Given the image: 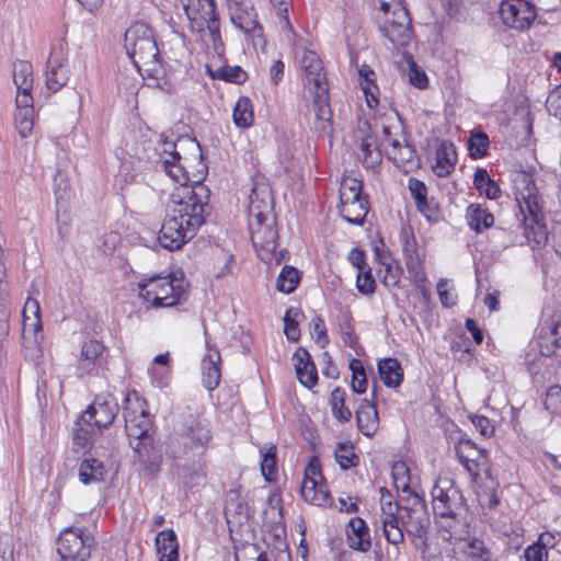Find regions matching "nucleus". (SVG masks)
I'll list each match as a JSON object with an SVG mask.
<instances>
[{"mask_svg":"<svg viewBox=\"0 0 561 561\" xmlns=\"http://www.w3.org/2000/svg\"><path fill=\"white\" fill-rule=\"evenodd\" d=\"M447 284V279H440L437 284V294L443 306L451 307L456 304V297L449 294Z\"/></svg>","mask_w":561,"mask_h":561,"instance_id":"338daca9","label":"nucleus"},{"mask_svg":"<svg viewBox=\"0 0 561 561\" xmlns=\"http://www.w3.org/2000/svg\"><path fill=\"white\" fill-rule=\"evenodd\" d=\"M350 369L352 370V389L356 393H364L367 390V378L363 363L353 358L350 362Z\"/></svg>","mask_w":561,"mask_h":561,"instance_id":"603ef678","label":"nucleus"},{"mask_svg":"<svg viewBox=\"0 0 561 561\" xmlns=\"http://www.w3.org/2000/svg\"><path fill=\"white\" fill-rule=\"evenodd\" d=\"M14 124L20 136L26 138L33 130L34 108L16 110Z\"/></svg>","mask_w":561,"mask_h":561,"instance_id":"3c124183","label":"nucleus"},{"mask_svg":"<svg viewBox=\"0 0 561 561\" xmlns=\"http://www.w3.org/2000/svg\"><path fill=\"white\" fill-rule=\"evenodd\" d=\"M118 412V404L112 399L96 398L81 414L73 433V440L85 447L103 428L110 426Z\"/></svg>","mask_w":561,"mask_h":561,"instance_id":"0eeeda50","label":"nucleus"},{"mask_svg":"<svg viewBox=\"0 0 561 561\" xmlns=\"http://www.w3.org/2000/svg\"><path fill=\"white\" fill-rule=\"evenodd\" d=\"M103 352L104 346L100 341L90 340L84 342L78 359V369L83 374L92 371L101 363Z\"/></svg>","mask_w":561,"mask_h":561,"instance_id":"bb28decb","label":"nucleus"},{"mask_svg":"<svg viewBox=\"0 0 561 561\" xmlns=\"http://www.w3.org/2000/svg\"><path fill=\"white\" fill-rule=\"evenodd\" d=\"M387 156L397 168L401 169L403 172H410L415 163V150L414 148L404 142L402 144L399 139H392L390 141V149L387 151Z\"/></svg>","mask_w":561,"mask_h":561,"instance_id":"b1692460","label":"nucleus"},{"mask_svg":"<svg viewBox=\"0 0 561 561\" xmlns=\"http://www.w3.org/2000/svg\"><path fill=\"white\" fill-rule=\"evenodd\" d=\"M489 146V137L483 131L473 133L468 141V150L473 159L484 157L488 152Z\"/></svg>","mask_w":561,"mask_h":561,"instance_id":"8fccbe9b","label":"nucleus"},{"mask_svg":"<svg viewBox=\"0 0 561 561\" xmlns=\"http://www.w3.org/2000/svg\"><path fill=\"white\" fill-rule=\"evenodd\" d=\"M368 213V202L357 204L340 205V215L344 220L354 225H362Z\"/></svg>","mask_w":561,"mask_h":561,"instance_id":"79ce46f5","label":"nucleus"},{"mask_svg":"<svg viewBox=\"0 0 561 561\" xmlns=\"http://www.w3.org/2000/svg\"><path fill=\"white\" fill-rule=\"evenodd\" d=\"M179 142L172 140H163L160 145L159 160L157 167L161 168L174 182L181 186H188L190 181L188 172L184 162L186 158H182L180 152L176 150Z\"/></svg>","mask_w":561,"mask_h":561,"instance_id":"dca6fc26","label":"nucleus"},{"mask_svg":"<svg viewBox=\"0 0 561 561\" xmlns=\"http://www.w3.org/2000/svg\"><path fill=\"white\" fill-rule=\"evenodd\" d=\"M466 471L469 473L471 479L476 481L480 474V471H488V457L472 458V460H459Z\"/></svg>","mask_w":561,"mask_h":561,"instance_id":"4d7b16f0","label":"nucleus"},{"mask_svg":"<svg viewBox=\"0 0 561 561\" xmlns=\"http://www.w3.org/2000/svg\"><path fill=\"white\" fill-rule=\"evenodd\" d=\"M383 535L387 541L398 546L404 540V533L398 518L399 504L390 501L381 504Z\"/></svg>","mask_w":561,"mask_h":561,"instance_id":"aec40b11","label":"nucleus"},{"mask_svg":"<svg viewBox=\"0 0 561 561\" xmlns=\"http://www.w3.org/2000/svg\"><path fill=\"white\" fill-rule=\"evenodd\" d=\"M68 80V70L62 62V59L56 56H50L47 61L46 84L47 88L56 92L62 88Z\"/></svg>","mask_w":561,"mask_h":561,"instance_id":"7c9ffc66","label":"nucleus"},{"mask_svg":"<svg viewBox=\"0 0 561 561\" xmlns=\"http://www.w3.org/2000/svg\"><path fill=\"white\" fill-rule=\"evenodd\" d=\"M433 511L436 516L456 522L465 511L460 489L449 478H438L432 490Z\"/></svg>","mask_w":561,"mask_h":561,"instance_id":"9d476101","label":"nucleus"},{"mask_svg":"<svg viewBox=\"0 0 561 561\" xmlns=\"http://www.w3.org/2000/svg\"><path fill=\"white\" fill-rule=\"evenodd\" d=\"M378 373L382 382L390 388L399 387L403 380V369L396 358H385L378 363Z\"/></svg>","mask_w":561,"mask_h":561,"instance_id":"2f4dec72","label":"nucleus"},{"mask_svg":"<svg viewBox=\"0 0 561 561\" xmlns=\"http://www.w3.org/2000/svg\"><path fill=\"white\" fill-rule=\"evenodd\" d=\"M95 545L93 536L85 529L69 527L57 540V552L62 561H87Z\"/></svg>","mask_w":561,"mask_h":561,"instance_id":"9b49d317","label":"nucleus"},{"mask_svg":"<svg viewBox=\"0 0 561 561\" xmlns=\"http://www.w3.org/2000/svg\"><path fill=\"white\" fill-rule=\"evenodd\" d=\"M296 375L301 385L312 388L318 381V373L311 355L304 347L294 353Z\"/></svg>","mask_w":561,"mask_h":561,"instance_id":"4be33fe9","label":"nucleus"},{"mask_svg":"<svg viewBox=\"0 0 561 561\" xmlns=\"http://www.w3.org/2000/svg\"><path fill=\"white\" fill-rule=\"evenodd\" d=\"M273 5L275 7L278 18L282 23V27L286 28L288 31H293L291 25L288 20V7H289V0H271Z\"/></svg>","mask_w":561,"mask_h":561,"instance_id":"0e129e2a","label":"nucleus"},{"mask_svg":"<svg viewBox=\"0 0 561 561\" xmlns=\"http://www.w3.org/2000/svg\"><path fill=\"white\" fill-rule=\"evenodd\" d=\"M335 460L343 470L357 466L358 457L354 453V447L350 443H339L335 448Z\"/></svg>","mask_w":561,"mask_h":561,"instance_id":"de8ad7c7","label":"nucleus"},{"mask_svg":"<svg viewBox=\"0 0 561 561\" xmlns=\"http://www.w3.org/2000/svg\"><path fill=\"white\" fill-rule=\"evenodd\" d=\"M125 48L138 70L158 71L159 49L152 30L146 23H136L126 31Z\"/></svg>","mask_w":561,"mask_h":561,"instance_id":"6e6552de","label":"nucleus"},{"mask_svg":"<svg viewBox=\"0 0 561 561\" xmlns=\"http://www.w3.org/2000/svg\"><path fill=\"white\" fill-rule=\"evenodd\" d=\"M379 30L393 46L408 45L412 39L411 19L408 10L400 4H396L391 16L385 19Z\"/></svg>","mask_w":561,"mask_h":561,"instance_id":"4468645a","label":"nucleus"},{"mask_svg":"<svg viewBox=\"0 0 561 561\" xmlns=\"http://www.w3.org/2000/svg\"><path fill=\"white\" fill-rule=\"evenodd\" d=\"M221 378L220 354L216 348H209L202 360V381L209 391L218 387Z\"/></svg>","mask_w":561,"mask_h":561,"instance_id":"5701e85b","label":"nucleus"},{"mask_svg":"<svg viewBox=\"0 0 561 561\" xmlns=\"http://www.w3.org/2000/svg\"><path fill=\"white\" fill-rule=\"evenodd\" d=\"M457 154L453 144L443 142L436 152L435 172L438 176H445L451 172L456 163Z\"/></svg>","mask_w":561,"mask_h":561,"instance_id":"e433bc0d","label":"nucleus"},{"mask_svg":"<svg viewBox=\"0 0 561 561\" xmlns=\"http://www.w3.org/2000/svg\"><path fill=\"white\" fill-rule=\"evenodd\" d=\"M213 433L209 422L191 412L181 413L173 426L172 447L175 453L188 454L194 450L207 449Z\"/></svg>","mask_w":561,"mask_h":561,"instance_id":"423d86ee","label":"nucleus"},{"mask_svg":"<svg viewBox=\"0 0 561 561\" xmlns=\"http://www.w3.org/2000/svg\"><path fill=\"white\" fill-rule=\"evenodd\" d=\"M319 480H322L320 462L313 457L305 469L301 496L313 505L327 506L330 504L329 491Z\"/></svg>","mask_w":561,"mask_h":561,"instance_id":"a211bd4d","label":"nucleus"},{"mask_svg":"<svg viewBox=\"0 0 561 561\" xmlns=\"http://www.w3.org/2000/svg\"><path fill=\"white\" fill-rule=\"evenodd\" d=\"M13 81L16 91H32L33 89V67L28 61L18 60L13 65Z\"/></svg>","mask_w":561,"mask_h":561,"instance_id":"ea45409f","label":"nucleus"},{"mask_svg":"<svg viewBox=\"0 0 561 561\" xmlns=\"http://www.w3.org/2000/svg\"><path fill=\"white\" fill-rule=\"evenodd\" d=\"M218 72L219 78L228 82L242 83L247 79V72L239 66L220 68Z\"/></svg>","mask_w":561,"mask_h":561,"instance_id":"bf43d9fd","label":"nucleus"},{"mask_svg":"<svg viewBox=\"0 0 561 561\" xmlns=\"http://www.w3.org/2000/svg\"><path fill=\"white\" fill-rule=\"evenodd\" d=\"M500 16L506 26L524 31L533 24L537 11L527 0H503L500 5Z\"/></svg>","mask_w":561,"mask_h":561,"instance_id":"f3484780","label":"nucleus"},{"mask_svg":"<svg viewBox=\"0 0 561 561\" xmlns=\"http://www.w3.org/2000/svg\"><path fill=\"white\" fill-rule=\"evenodd\" d=\"M228 11L232 24L253 39H263V27L251 0H228Z\"/></svg>","mask_w":561,"mask_h":561,"instance_id":"2eb2a0df","label":"nucleus"},{"mask_svg":"<svg viewBox=\"0 0 561 561\" xmlns=\"http://www.w3.org/2000/svg\"><path fill=\"white\" fill-rule=\"evenodd\" d=\"M363 183L355 178H344L340 186V205L357 204L367 201L362 195Z\"/></svg>","mask_w":561,"mask_h":561,"instance_id":"f704fd0d","label":"nucleus"},{"mask_svg":"<svg viewBox=\"0 0 561 561\" xmlns=\"http://www.w3.org/2000/svg\"><path fill=\"white\" fill-rule=\"evenodd\" d=\"M290 313L291 310L289 309L284 316V333L289 341L296 342L300 336V332L297 321L290 317Z\"/></svg>","mask_w":561,"mask_h":561,"instance_id":"680f3d73","label":"nucleus"},{"mask_svg":"<svg viewBox=\"0 0 561 561\" xmlns=\"http://www.w3.org/2000/svg\"><path fill=\"white\" fill-rule=\"evenodd\" d=\"M261 472L264 479L268 482L274 481L276 478V448L274 446L267 448L265 451L261 450Z\"/></svg>","mask_w":561,"mask_h":561,"instance_id":"864d4df0","label":"nucleus"},{"mask_svg":"<svg viewBox=\"0 0 561 561\" xmlns=\"http://www.w3.org/2000/svg\"><path fill=\"white\" fill-rule=\"evenodd\" d=\"M300 276L298 270L286 265L277 277L276 288L284 294H290L297 288Z\"/></svg>","mask_w":561,"mask_h":561,"instance_id":"c03bdc74","label":"nucleus"},{"mask_svg":"<svg viewBox=\"0 0 561 561\" xmlns=\"http://www.w3.org/2000/svg\"><path fill=\"white\" fill-rule=\"evenodd\" d=\"M466 218L469 227L476 232L488 229L493 226L494 217L479 204H470L467 208Z\"/></svg>","mask_w":561,"mask_h":561,"instance_id":"72a5a7b5","label":"nucleus"},{"mask_svg":"<svg viewBox=\"0 0 561 561\" xmlns=\"http://www.w3.org/2000/svg\"><path fill=\"white\" fill-rule=\"evenodd\" d=\"M330 403L332 413L341 422H346L351 419L352 412L345 407V391L337 387L331 392Z\"/></svg>","mask_w":561,"mask_h":561,"instance_id":"a18cd8bd","label":"nucleus"},{"mask_svg":"<svg viewBox=\"0 0 561 561\" xmlns=\"http://www.w3.org/2000/svg\"><path fill=\"white\" fill-rule=\"evenodd\" d=\"M194 186L178 187L171 195L168 211L182 220L188 231H196L204 222L208 207V190L195 182Z\"/></svg>","mask_w":561,"mask_h":561,"instance_id":"20e7f679","label":"nucleus"},{"mask_svg":"<svg viewBox=\"0 0 561 561\" xmlns=\"http://www.w3.org/2000/svg\"><path fill=\"white\" fill-rule=\"evenodd\" d=\"M391 474L396 489L408 493L410 496L413 492L410 489V476L407 465L402 461L394 462L391 469Z\"/></svg>","mask_w":561,"mask_h":561,"instance_id":"09e8293b","label":"nucleus"},{"mask_svg":"<svg viewBox=\"0 0 561 561\" xmlns=\"http://www.w3.org/2000/svg\"><path fill=\"white\" fill-rule=\"evenodd\" d=\"M305 71V87L312 96L311 111L313 112L312 127L316 131L325 133L331 123V107L329 103V87L323 72V65L312 50H305L300 60Z\"/></svg>","mask_w":561,"mask_h":561,"instance_id":"f03ea898","label":"nucleus"},{"mask_svg":"<svg viewBox=\"0 0 561 561\" xmlns=\"http://www.w3.org/2000/svg\"><path fill=\"white\" fill-rule=\"evenodd\" d=\"M263 207L256 205L257 193L249 196V229L251 240L261 260H271L277 249V231L271 216V197L263 191Z\"/></svg>","mask_w":561,"mask_h":561,"instance_id":"7ed1b4c3","label":"nucleus"},{"mask_svg":"<svg viewBox=\"0 0 561 561\" xmlns=\"http://www.w3.org/2000/svg\"><path fill=\"white\" fill-rule=\"evenodd\" d=\"M105 469L98 459H84L79 467V478L84 484L100 482L104 479Z\"/></svg>","mask_w":561,"mask_h":561,"instance_id":"4c0bfd02","label":"nucleus"},{"mask_svg":"<svg viewBox=\"0 0 561 561\" xmlns=\"http://www.w3.org/2000/svg\"><path fill=\"white\" fill-rule=\"evenodd\" d=\"M466 552L478 561H490L491 558V553L485 548L484 542L478 539H473L468 543Z\"/></svg>","mask_w":561,"mask_h":561,"instance_id":"13d9d810","label":"nucleus"},{"mask_svg":"<svg viewBox=\"0 0 561 561\" xmlns=\"http://www.w3.org/2000/svg\"><path fill=\"white\" fill-rule=\"evenodd\" d=\"M347 541L350 548L367 552L371 547L368 527L360 517L352 518L348 523Z\"/></svg>","mask_w":561,"mask_h":561,"instance_id":"a878e982","label":"nucleus"},{"mask_svg":"<svg viewBox=\"0 0 561 561\" xmlns=\"http://www.w3.org/2000/svg\"><path fill=\"white\" fill-rule=\"evenodd\" d=\"M225 514L228 523H230L231 519L237 523H241L243 518L248 517L247 505L237 493H229L226 501Z\"/></svg>","mask_w":561,"mask_h":561,"instance_id":"37998d69","label":"nucleus"},{"mask_svg":"<svg viewBox=\"0 0 561 561\" xmlns=\"http://www.w3.org/2000/svg\"><path fill=\"white\" fill-rule=\"evenodd\" d=\"M356 287L358 291L363 295H371L376 289V282L371 275V271L369 267L358 271L356 278Z\"/></svg>","mask_w":561,"mask_h":561,"instance_id":"6e6d98bb","label":"nucleus"},{"mask_svg":"<svg viewBox=\"0 0 561 561\" xmlns=\"http://www.w3.org/2000/svg\"><path fill=\"white\" fill-rule=\"evenodd\" d=\"M140 297L152 307H173L185 297L183 277L154 275L138 283Z\"/></svg>","mask_w":561,"mask_h":561,"instance_id":"1a4fd4ad","label":"nucleus"},{"mask_svg":"<svg viewBox=\"0 0 561 561\" xmlns=\"http://www.w3.org/2000/svg\"><path fill=\"white\" fill-rule=\"evenodd\" d=\"M123 416L130 447L145 468L157 466L158 454L151 435L152 422L145 400L136 391L129 392L123 404Z\"/></svg>","mask_w":561,"mask_h":561,"instance_id":"f257e3e1","label":"nucleus"},{"mask_svg":"<svg viewBox=\"0 0 561 561\" xmlns=\"http://www.w3.org/2000/svg\"><path fill=\"white\" fill-rule=\"evenodd\" d=\"M543 408L551 415L561 414V387L552 386L547 390Z\"/></svg>","mask_w":561,"mask_h":561,"instance_id":"5fc2aeb1","label":"nucleus"},{"mask_svg":"<svg viewBox=\"0 0 561 561\" xmlns=\"http://www.w3.org/2000/svg\"><path fill=\"white\" fill-rule=\"evenodd\" d=\"M359 77L363 79L362 89L366 98L367 105L374 108L378 105V87L375 83V72L367 65H362L358 69Z\"/></svg>","mask_w":561,"mask_h":561,"instance_id":"58836bf2","label":"nucleus"},{"mask_svg":"<svg viewBox=\"0 0 561 561\" xmlns=\"http://www.w3.org/2000/svg\"><path fill=\"white\" fill-rule=\"evenodd\" d=\"M188 227L182 220L168 213V218L161 226L159 231L158 241L160 245L167 250L174 251L182 248V245L191 240L196 231H188Z\"/></svg>","mask_w":561,"mask_h":561,"instance_id":"6ab92c4d","label":"nucleus"},{"mask_svg":"<svg viewBox=\"0 0 561 561\" xmlns=\"http://www.w3.org/2000/svg\"><path fill=\"white\" fill-rule=\"evenodd\" d=\"M540 353L545 356L552 355L561 347V323L550 322L541 327L538 336Z\"/></svg>","mask_w":561,"mask_h":561,"instance_id":"cd10ccee","label":"nucleus"},{"mask_svg":"<svg viewBox=\"0 0 561 561\" xmlns=\"http://www.w3.org/2000/svg\"><path fill=\"white\" fill-rule=\"evenodd\" d=\"M455 451L459 460H472V458L488 457L486 450L479 448L477 444L469 438H460L455 446Z\"/></svg>","mask_w":561,"mask_h":561,"instance_id":"49530a36","label":"nucleus"},{"mask_svg":"<svg viewBox=\"0 0 561 561\" xmlns=\"http://www.w3.org/2000/svg\"><path fill=\"white\" fill-rule=\"evenodd\" d=\"M525 561H548V550L535 542L524 550Z\"/></svg>","mask_w":561,"mask_h":561,"instance_id":"e2e57ef3","label":"nucleus"},{"mask_svg":"<svg viewBox=\"0 0 561 561\" xmlns=\"http://www.w3.org/2000/svg\"><path fill=\"white\" fill-rule=\"evenodd\" d=\"M184 12L187 19L203 27V22L217 16L215 0H197L195 4H184Z\"/></svg>","mask_w":561,"mask_h":561,"instance_id":"473e14b6","label":"nucleus"},{"mask_svg":"<svg viewBox=\"0 0 561 561\" xmlns=\"http://www.w3.org/2000/svg\"><path fill=\"white\" fill-rule=\"evenodd\" d=\"M515 198L519 213L523 216L525 236L527 240L540 243L542 226V199L538 188L529 174L522 173L515 180Z\"/></svg>","mask_w":561,"mask_h":561,"instance_id":"39448f33","label":"nucleus"},{"mask_svg":"<svg viewBox=\"0 0 561 561\" xmlns=\"http://www.w3.org/2000/svg\"><path fill=\"white\" fill-rule=\"evenodd\" d=\"M400 242L404 256L407 271L415 287L425 296L427 277L423 266V254L420 253L417 242L410 227L400 230Z\"/></svg>","mask_w":561,"mask_h":561,"instance_id":"ddd939ff","label":"nucleus"},{"mask_svg":"<svg viewBox=\"0 0 561 561\" xmlns=\"http://www.w3.org/2000/svg\"><path fill=\"white\" fill-rule=\"evenodd\" d=\"M409 78L410 82L419 89H424L427 85V76L414 61L410 64Z\"/></svg>","mask_w":561,"mask_h":561,"instance_id":"052dcab7","label":"nucleus"},{"mask_svg":"<svg viewBox=\"0 0 561 561\" xmlns=\"http://www.w3.org/2000/svg\"><path fill=\"white\" fill-rule=\"evenodd\" d=\"M42 331L41 318L25 316L23 319V334L33 333L34 340L37 342V334Z\"/></svg>","mask_w":561,"mask_h":561,"instance_id":"69168bd1","label":"nucleus"},{"mask_svg":"<svg viewBox=\"0 0 561 561\" xmlns=\"http://www.w3.org/2000/svg\"><path fill=\"white\" fill-rule=\"evenodd\" d=\"M156 546L160 561H179V543L174 530L160 531L156 537Z\"/></svg>","mask_w":561,"mask_h":561,"instance_id":"c756f323","label":"nucleus"},{"mask_svg":"<svg viewBox=\"0 0 561 561\" xmlns=\"http://www.w3.org/2000/svg\"><path fill=\"white\" fill-rule=\"evenodd\" d=\"M254 119L252 103L249 98L242 96L233 108V122L238 127L248 128Z\"/></svg>","mask_w":561,"mask_h":561,"instance_id":"a19ab883","label":"nucleus"},{"mask_svg":"<svg viewBox=\"0 0 561 561\" xmlns=\"http://www.w3.org/2000/svg\"><path fill=\"white\" fill-rule=\"evenodd\" d=\"M407 502L405 505L399 506V522L410 537L423 540L430 525L425 502L416 493H411Z\"/></svg>","mask_w":561,"mask_h":561,"instance_id":"f8f14e48","label":"nucleus"},{"mask_svg":"<svg viewBox=\"0 0 561 561\" xmlns=\"http://www.w3.org/2000/svg\"><path fill=\"white\" fill-rule=\"evenodd\" d=\"M473 185L480 194L485 195L489 199H497L502 195L499 184L491 179L485 169L478 168L474 171Z\"/></svg>","mask_w":561,"mask_h":561,"instance_id":"c9c22d12","label":"nucleus"},{"mask_svg":"<svg viewBox=\"0 0 561 561\" xmlns=\"http://www.w3.org/2000/svg\"><path fill=\"white\" fill-rule=\"evenodd\" d=\"M356 420L359 431L368 437L373 436L379 424L378 412L375 404L368 400H364L356 411Z\"/></svg>","mask_w":561,"mask_h":561,"instance_id":"c85d7f7f","label":"nucleus"},{"mask_svg":"<svg viewBox=\"0 0 561 561\" xmlns=\"http://www.w3.org/2000/svg\"><path fill=\"white\" fill-rule=\"evenodd\" d=\"M409 191L415 202L417 210L428 220H432L436 216L438 207L433 199H427L426 185L422 181L411 178L409 180Z\"/></svg>","mask_w":561,"mask_h":561,"instance_id":"393cba45","label":"nucleus"},{"mask_svg":"<svg viewBox=\"0 0 561 561\" xmlns=\"http://www.w3.org/2000/svg\"><path fill=\"white\" fill-rule=\"evenodd\" d=\"M364 126L367 127V129H359L362 135L358 137L359 145L357 157L367 169H374L381 162V152L377 147L375 136L367 133L369 129L368 123L365 122Z\"/></svg>","mask_w":561,"mask_h":561,"instance_id":"412c9836","label":"nucleus"},{"mask_svg":"<svg viewBox=\"0 0 561 561\" xmlns=\"http://www.w3.org/2000/svg\"><path fill=\"white\" fill-rule=\"evenodd\" d=\"M402 272L403 270L398 264L394 267L390 264H386V275L383 277V284L386 286H397L399 284Z\"/></svg>","mask_w":561,"mask_h":561,"instance_id":"774afa93","label":"nucleus"}]
</instances>
